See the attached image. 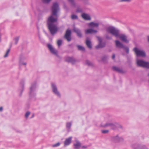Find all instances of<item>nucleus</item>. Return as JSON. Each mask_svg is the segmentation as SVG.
<instances>
[{
    "label": "nucleus",
    "instance_id": "nucleus-32",
    "mask_svg": "<svg viewBox=\"0 0 149 149\" xmlns=\"http://www.w3.org/2000/svg\"><path fill=\"white\" fill-rule=\"evenodd\" d=\"M62 42V40H59L57 41V44L59 47L61 45Z\"/></svg>",
    "mask_w": 149,
    "mask_h": 149
},
{
    "label": "nucleus",
    "instance_id": "nucleus-47",
    "mask_svg": "<svg viewBox=\"0 0 149 149\" xmlns=\"http://www.w3.org/2000/svg\"><path fill=\"white\" fill-rule=\"evenodd\" d=\"M34 113L32 114V116H31V118H33L34 117Z\"/></svg>",
    "mask_w": 149,
    "mask_h": 149
},
{
    "label": "nucleus",
    "instance_id": "nucleus-21",
    "mask_svg": "<svg viewBox=\"0 0 149 149\" xmlns=\"http://www.w3.org/2000/svg\"><path fill=\"white\" fill-rule=\"evenodd\" d=\"M85 64L90 67H93V63L91 62L88 60L85 61Z\"/></svg>",
    "mask_w": 149,
    "mask_h": 149
},
{
    "label": "nucleus",
    "instance_id": "nucleus-45",
    "mask_svg": "<svg viewBox=\"0 0 149 149\" xmlns=\"http://www.w3.org/2000/svg\"><path fill=\"white\" fill-rule=\"evenodd\" d=\"M3 109V107H0V111H1Z\"/></svg>",
    "mask_w": 149,
    "mask_h": 149
},
{
    "label": "nucleus",
    "instance_id": "nucleus-44",
    "mask_svg": "<svg viewBox=\"0 0 149 149\" xmlns=\"http://www.w3.org/2000/svg\"><path fill=\"white\" fill-rule=\"evenodd\" d=\"M115 54H113L112 56V58L113 59H114L115 58Z\"/></svg>",
    "mask_w": 149,
    "mask_h": 149
},
{
    "label": "nucleus",
    "instance_id": "nucleus-25",
    "mask_svg": "<svg viewBox=\"0 0 149 149\" xmlns=\"http://www.w3.org/2000/svg\"><path fill=\"white\" fill-rule=\"evenodd\" d=\"M71 18L73 20L78 19V18L77 16L74 14H72L71 16Z\"/></svg>",
    "mask_w": 149,
    "mask_h": 149
},
{
    "label": "nucleus",
    "instance_id": "nucleus-41",
    "mask_svg": "<svg viewBox=\"0 0 149 149\" xmlns=\"http://www.w3.org/2000/svg\"><path fill=\"white\" fill-rule=\"evenodd\" d=\"M106 38L107 39L109 40L111 39L112 38L111 37L109 36L108 35H107L106 36Z\"/></svg>",
    "mask_w": 149,
    "mask_h": 149
},
{
    "label": "nucleus",
    "instance_id": "nucleus-22",
    "mask_svg": "<svg viewBox=\"0 0 149 149\" xmlns=\"http://www.w3.org/2000/svg\"><path fill=\"white\" fill-rule=\"evenodd\" d=\"M86 43L89 49H91L92 47L91 43V41L88 40H86Z\"/></svg>",
    "mask_w": 149,
    "mask_h": 149
},
{
    "label": "nucleus",
    "instance_id": "nucleus-16",
    "mask_svg": "<svg viewBox=\"0 0 149 149\" xmlns=\"http://www.w3.org/2000/svg\"><path fill=\"white\" fill-rule=\"evenodd\" d=\"M99 25V22H91L88 24V26L91 28H98Z\"/></svg>",
    "mask_w": 149,
    "mask_h": 149
},
{
    "label": "nucleus",
    "instance_id": "nucleus-29",
    "mask_svg": "<svg viewBox=\"0 0 149 149\" xmlns=\"http://www.w3.org/2000/svg\"><path fill=\"white\" fill-rule=\"evenodd\" d=\"M108 57L109 56H108L105 55L102 57V60L103 61H105Z\"/></svg>",
    "mask_w": 149,
    "mask_h": 149
},
{
    "label": "nucleus",
    "instance_id": "nucleus-42",
    "mask_svg": "<svg viewBox=\"0 0 149 149\" xmlns=\"http://www.w3.org/2000/svg\"><path fill=\"white\" fill-rule=\"evenodd\" d=\"M20 63L21 65H26V63L20 62Z\"/></svg>",
    "mask_w": 149,
    "mask_h": 149
},
{
    "label": "nucleus",
    "instance_id": "nucleus-40",
    "mask_svg": "<svg viewBox=\"0 0 149 149\" xmlns=\"http://www.w3.org/2000/svg\"><path fill=\"white\" fill-rule=\"evenodd\" d=\"M14 129L18 133H21L22 132V131L20 130H16V129Z\"/></svg>",
    "mask_w": 149,
    "mask_h": 149
},
{
    "label": "nucleus",
    "instance_id": "nucleus-15",
    "mask_svg": "<svg viewBox=\"0 0 149 149\" xmlns=\"http://www.w3.org/2000/svg\"><path fill=\"white\" fill-rule=\"evenodd\" d=\"M81 16L84 19L86 20H90L91 19L90 16L88 14L85 13H83Z\"/></svg>",
    "mask_w": 149,
    "mask_h": 149
},
{
    "label": "nucleus",
    "instance_id": "nucleus-35",
    "mask_svg": "<svg viewBox=\"0 0 149 149\" xmlns=\"http://www.w3.org/2000/svg\"><path fill=\"white\" fill-rule=\"evenodd\" d=\"M19 39V37H17L14 39V40H15V45H17V44Z\"/></svg>",
    "mask_w": 149,
    "mask_h": 149
},
{
    "label": "nucleus",
    "instance_id": "nucleus-46",
    "mask_svg": "<svg viewBox=\"0 0 149 149\" xmlns=\"http://www.w3.org/2000/svg\"><path fill=\"white\" fill-rule=\"evenodd\" d=\"M1 34L0 33V42H1Z\"/></svg>",
    "mask_w": 149,
    "mask_h": 149
},
{
    "label": "nucleus",
    "instance_id": "nucleus-9",
    "mask_svg": "<svg viewBox=\"0 0 149 149\" xmlns=\"http://www.w3.org/2000/svg\"><path fill=\"white\" fill-rule=\"evenodd\" d=\"M111 139L112 141L115 142H122L124 141L123 138L122 137L119 136L118 135L113 136Z\"/></svg>",
    "mask_w": 149,
    "mask_h": 149
},
{
    "label": "nucleus",
    "instance_id": "nucleus-3",
    "mask_svg": "<svg viewBox=\"0 0 149 149\" xmlns=\"http://www.w3.org/2000/svg\"><path fill=\"white\" fill-rule=\"evenodd\" d=\"M115 42L116 45L117 47L119 48L123 49L125 51L127 54H129V49L128 47L124 46L118 40H116Z\"/></svg>",
    "mask_w": 149,
    "mask_h": 149
},
{
    "label": "nucleus",
    "instance_id": "nucleus-17",
    "mask_svg": "<svg viewBox=\"0 0 149 149\" xmlns=\"http://www.w3.org/2000/svg\"><path fill=\"white\" fill-rule=\"evenodd\" d=\"M72 138V136H70L66 139L64 142V146H68L71 143Z\"/></svg>",
    "mask_w": 149,
    "mask_h": 149
},
{
    "label": "nucleus",
    "instance_id": "nucleus-48",
    "mask_svg": "<svg viewBox=\"0 0 149 149\" xmlns=\"http://www.w3.org/2000/svg\"><path fill=\"white\" fill-rule=\"evenodd\" d=\"M148 42H149V36H148Z\"/></svg>",
    "mask_w": 149,
    "mask_h": 149
},
{
    "label": "nucleus",
    "instance_id": "nucleus-27",
    "mask_svg": "<svg viewBox=\"0 0 149 149\" xmlns=\"http://www.w3.org/2000/svg\"><path fill=\"white\" fill-rule=\"evenodd\" d=\"M24 83L22 84L21 89L20 90V93L19 95L21 96L22 94L23 91L24 90Z\"/></svg>",
    "mask_w": 149,
    "mask_h": 149
},
{
    "label": "nucleus",
    "instance_id": "nucleus-18",
    "mask_svg": "<svg viewBox=\"0 0 149 149\" xmlns=\"http://www.w3.org/2000/svg\"><path fill=\"white\" fill-rule=\"evenodd\" d=\"M65 61L69 62H71L72 64H74L76 61L75 59L72 57H68L66 58Z\"/></svg>",
    "mask_w": 149,
    "mask_h": 149
},
{
    "label": "nucleus",
    "instance_id": "nucleus-20",
    "mask_svg": "<svg viewBox=\"0 0 149 149\" xmlns=\"http://www.w3.org/2000/svg\"><path fill=\"white\" fill-rule=\"evenodd\" d=\"M74 148L75 149H79L81 146V143L79 141H77L76 143L74 144Z\"/></svg>",
    "mask_w": 149,
    "mask_h": 149
},
{
    "label": "nucleus",
    "instance_id": "nucleus-4",
    "mask_svg": "<svg viewBox=\"0 0 149 149\" xmlns=\"http://www.w3.org/2000/svg\"><path fill=\"white\" fill-rule=\"evenodd\" d=\"M137 64L139 66L149 69V62L139 60L137 61Z\"/></svg>",
    "mask_w": 149,
    "mask_h": 149
},
{
    "label": "nucleus",
    "instance_id": "nucleus-24",
    "mask_svg": "<svg viewBox=\"0 0 149 149\" xmlns=\"http://www.w3.org/2000/svg\"><path fill=\"white\" fill-rule=\"evenodd\" d=\"M77 46L78 48V49L79 50L82 51H84L85 50V48L81 45H77Z\"/></svg>",
    "mask_w": 149,
    "mask_h": 149
},
{
    "label": "nucleus",
    "instance_id": "nucleus-23",
    "mask_svg": "<svg viewBox=\"0 0 149 149\" xmlns=\"http://www.w3.org/2000/svg\"><path fill=\"white\" fill-rule=\"evenodd\" d=\"M69 2L71 4L72 6L75 7L76 6V4L74 0H68Z\"/></svg>",
    "mask_w": 149,
    "mask_h": 149
},
{
    "label": "nucleus",
    "instance_id": "nucleus-12",
    "mask_svg": "<svg viewBox=\"0 0 149 149\" xmlns=\"http://www.w3.org/2000/svg\"><path fill=\"white\" fill-rule=\"evenodd\" d=\"M73 31L77 34L78 37L81 38L83 37L81 31L79 29L74 27L73 28Z\"/></svg>",
    "mask_w": 149,
    "mask_h": 149
},
{
    "label": "nucleus",
    "instance_id": "nucleus-5",
    "mask_svg": "<svg viewBox=\"0 0 149 149\" xmlns=\"http://www.w3.org/2000/svg\"><path fill=\"white\" fill-rule=\"evenodd\" d=\"M133 50L136 53L137 56L145 57L146 56V53L144 51L140 50L136 47L134 48Z\"/></svg>",
    "mask_w": 149,
    "mask_h": 149
},
{
    "label": "nucleus",
    "instance_id": "nucleus-2",
    "mask_svg": "<svg viewBox=\"0 0 149 149\" xmlns=\"http://www.w3.org/2000/svg\"><path fill=\"white\" fill-rule=\"evenodd\" d=\"M107 31L112 35L116 38H119L122 41L127 43L129 42V40L127 39L126 36L125 34H120V31L118 29L113 26H109L107 28Z\"/></svg>",
    "mask_w": 149,
    "mask_h": 149
},
{
    "label": "nucleus",
    "instance_id": "nucleus-39",
    "mask_svg": "<svg viewBox=\"0 0 149 149\" xmlns=\"http://www.w3.org/2000/svg\"><path fill=\"white\" fill-rule=\"evenodd\" d=\"M109 130H103L102 131V132L103 134L107 133L109 132Z\"/></svg>",
    "mask_w": 149,
    "mask_h": 149
},
{
    "label": "nucleus",
    "instance_id": "nucleus-19",
    "mask_svg": "<svg viewBox=\"0 0 149 149\" xmlns=\"http://www.w3.org/2000/svg\"><path fill=\"white\" fill-rule=\"evenodd\" d=\"M97 31L95 30H94L92 29H88L86 31V33L88 34H93L96 33L97 32Z\"/></svg>",
    "mask_w": 149,
    "mask_h": 149
},
{
    "label": "nucleus",
    "instance_id": "nucleus-37",
    "mask_svg": "<svg viewBox=\"0 0 149 149\" xmlns=\"http://www.w3.org/2000/svg\"><path fill=\"white\" fill-rule=\"evenodd\" d=\"M43 2L45 3H49L52 0H42Z\"/></svg>",
    "mask_w": 149,
    "mask_h": 149
},
{
    "label": "nucleus",
    "instance_id": "nucleus-13",
    "mask_svg": "<svg viewBox=\"0 0 149 149\" xmlns=\"http://www.w3.org/2000/svg\"><path fill=\"white\" fill-rule=\"evenodd\" d=\"M47 47L52 53L56 56L58 55L57 51L52 47L51 45L48 44Z\"/></svg>",
    "mask_w": 149,
    "mask_h": 149
},
{
    "label": "nucleus",
    "instance_id": "nucleus-33",
    "mask_svg": "<svg viewBox=\"0 0 149 149\" xmlns=\"http://www.w3.org/2000/svg\"><path fill=\"white\" fill-rule=\"evenodd\" d=\"M76 11L77 13H82L83 12V10L79 7L77 8Z\"/></svg>",
    "mask_w": 149,
    "mask_h": 149
},
{
    "label": "nucleus",
    "instance_id": "nucleus-6",
    "mask_svg": "<svg viewBox=\"0 0 149 149\" xmlns=\"http://www.w3.org/2000/svg\"><path fill=\"white\" fill-rule=\"evenodd\" d=\"M96 37L99 41V44L98 45L96 46V48L99 49V48H102L104 47L106 45V43L102 42V38L97 36H96Z\"/></svg>",
    "mask_w": 149,
    "mask_h": 149
},
{
    "label": "nucleus",
    "instance_id": "nucleus-1",
    "mask_svg": "<svg viewBox=\"0 0 149 149\" xmlns=\"http://www.w3.org/2000/svg\"><path fill=\"white\" fill-rule=\"evenodd\" d=\"M60 10L58 4L56 2L53 3L51 8V15L48 18L47 24L48 29L52 35H54L58 31V29L55 23L57 22L59 16L58 12Z\"/></svg>",
    "mask_w": 149,
    "mask_h": 149
},
{
    "label": "nucleus",
    "instance_id": "nucleus-28",
    "mask_svg": "<svg viewBox=\"0 0 149 149\" xmlns=\"http://www.w3.org/2000/svg\"><path fill=\"white\" fill-rule=\"evenodd\" d=\"M10 49H8L7 50L6 54L4 56V57L6 58L8 56V54L9 53V52H10Z\"/></svg>",
    "mask_w": 149,
    "mask_h": 149
},
{
    "label": "nucleus",
    "instance_id": "nucleus-36",
    "mask_svg": "<svg viewBox=\"0 0 149 149\" xmlns=\"http://www.w3.org/2000/svg\"><path fill=\"white\" fill-rule=\"evenodd\" d=\"M60 143L58 142L55 144L52 145V146L53 147H56L59 146L60 145Z\"/></svg>",
    "mask_w": 149,
    "mask_h": 149
},
{
    "label": "nucleus",
    "instance_id": "nucleus-8",
    "mask_svg": "<svg viewBox=\"0 0 149 149\" xmlns=\"http://www.w3.org/2000/svg\"><path fill=\"white\" fill-rule=\"evenodd\" d=\"M116 123L107 122L104 125H101V126L104 127H110L112 130H116Z\"/></svg>",
    "mask_w": 149,
    "mask_h": 149
},
{
    "label": "nucleus",
    "instance_id": "nucleus-31",
    "mask_svg": "<svg viewBox=\"0 0 149 149\" xmlns=\"http://www.w3.org/2000/svg\"><path fill=\"white\" fill-rule=\"evenodd\" d=\"M63 8L65 10L67 11L68 10V8L67 7L65 3H64L63 4Z\"/></svg>",
    "mask_w": 149,
    "mask_h": 149
},
{
    "label": "nucleus",
    "instance_id": "nucleus-7",
    "mask_svg": "<svg viewBox=\"0 0 149 149\" xmlns=\"http://www.w3.org/2000/svg\"><path fill=\"white\" fill-rule=\"evenodd\" d=\"M36 88V84L34 82L31 84V86L30 88L29 93L30 96L32 97L35 95V91Z\"/></svg>",
    "mask_w": 149,
    "mask_h": 149
},
{
    "label": "nucleus",
    "instance_id": "nucleus-30",
    "mask_svg": "<svg viewBox=\"0 0 149 149\" xmlns=\"http://www.w3.org/2000/svg\"><path fill=\"white\" fill-rule=\"evenodd\" d=\"M31 113V112H30L29 111H27L25 114V118H27L29 115Z\"/></svg>",
    "mask_w": 149,
    "mask_h": 149
},
{
    "label": "nucleus",
    "instance_id": "nucleus-14",
    "mask_svg": "<svg viewBox=\"0 0 149 149\" xmlns=\"http://www.w3.org/2000/svg\"><path fill=\"white\" fill-rule=\"evenodd\" d=\"M113 70L116 71L119 73L121 74H124L126 72L123 70L122 69L116 66H113L112 67Z\"/></svg>",
    "mask_w": 149,
    "mask_h": 149
},
{
    "label": "nucleus",
    "instance_id": "nucleus-26",
    "mask_svg": "<svg viewBox=\"0 0 149 149\" xmlns=\"http://www.w3.org/2000/svg\"><path fill=\"white\" fill-rule=\"evenodd\" d=\"M72 125V123L71 122H68L66 124V127L67 128L70 129Z\"/></svg>",
    "mask_w": 149,
    "mask_h": 149
},
{
    "label": "nucleus",
    "instance_id": "nucleus-11",
    "mask_svg": "<svg viewBox=\"0 0 149 149\" xmlns=\"http://www.w3.org/2000/svg\"><path fill=\"white\" fill-rule=\"evenodd\" d=\"M51 86L53 92L58 97H60L61 95L58 90L56 85L55 84L52 83Z\"/></svg>",
    "mask_w": 149,
    "mask_h": 149
},
{
    "label": "nucleus",
    "instance_id": "nucleus-34",
    "mask_svg": "<svg viewBox=\"0 0 149 149\" xmlns=\"http://www.w3.org/2000/svg\"><path fill=\"white\" fill-rule=\"evenodd\" d=\"M116 129L117 128H120L121 129L122 128H123L122 126L121 125L118 124L117 123H116Z\"/></svg>",
    "mask_w": 149,
    "mask_h": 149
},
{
    "label": "nucleus",
    "instance_id": "nucleus-43",
    "mask_svg": "<svg viewBox=\"0 0 149 149\" xmlns=\"http://www.w3.org/2000/svg\"><path fill=\"white\" fill-rule=\"evenodd\" d=\"M81 147L83 149H86L87 148V147L86 146H82Z\"/></svg>",
    "mask_w": 149,
    "mask_h": 149
},
{
    "label": "nucleus",
    "instance_id": "nucleus-38",
    "mask_svg": "<svg viewBox=\"0 0 149 149\" xmlns=\"http://www.w3.org/2000/svg\"><path fill=\"white\" fill-rule=\"evenodd\" d=\"M131 0H120V2H131Z\"/></svg>",
    "mask_w": 149,
    "mask_h": 149
},
{
    "label": "nucleus",
    "instance_id": "nucleus-10",
    "mask_svg": "<svg viewBox=\"0 0 149 149\" xmlns=\"http://www.w3.org/2000/svg\"><path fill=\"white\" fill-rule=\"evenodd\" d=\"M71 31L69 29H67L66 31L64 37L67 40L70 42L71 40Z\"/></svg>",
    "mask_w": 149,
    "mask_h": 149
}]
</instances>
